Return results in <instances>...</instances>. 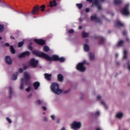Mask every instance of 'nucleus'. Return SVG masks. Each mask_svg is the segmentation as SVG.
Listing matches in <instances>:
<instances>
[{"label": "nucleus", "instance_id": "7", "mask_svg": "<svg viewBox=\"0 0 130 130\" xmlns=\"http://www.w3.org/2000/svg\"><path fill=\"white\" fill-rule=\"evenodd\" d=\"M128 7H129V4H127L125 6L124 8L121 10L122 15L124 16H129L130 12L128 10Z\"/></svg>", "mask_w": 130, "mask_h": 130}, {"label": "nucleus", "instance_id": "5", "mask_svg": "<svg viewBox=\"0 0 130 130\" xmlns=\"http://www.w3.org/2000/svg\"><path fill=\"white\" fill-rule=\"evenodd\" d=\"M87 2H89V3H92V7L93 6H95L97 7L98 10H101V3L104 0H86Z\"/></svg>", "mask_w": 130, "mask_h": 130}, {"label": "nucleus", "instance_id": "57", "mask_svg": "<svg viewBox=\"0 0 130 130\" xmlns=\"http://www.w3.org/2000/svg\"><path fill=\"white\" fill-rule=\"evenodd\" d=\"M96 130H102V129H101L100 127H98L96 128Z\"/></svg>", "mask_w": 130, "mask_h": 130}, {"label": "nucleus", "instance_id": "22", "mask_svg": "<svg viewBox=\"0 0 130 130\" xmlns=\"http://www.w3.org/2000/svg\"><path fill=\"white\" fill-rule=\"evenodd\" d=\"M9 98H12V94H13V90L12 87L9 86Z\"/></svg>", "mask_w": 130, "mask_h": 130}, {"label": "nucleus", "instance_id": "51", "mask_svg": "<svg viewBox=\"0 0 130 130\" xmlns=\"http://www.w3.org/2000/svg\"><path fill=\"white\" fill-rule=\"evenodd\" d=\"M127 65H128V70L130 71V63H128Z\"/></svg>", "mask_w": 130, "mask_h": 130}, {"label": "nucleus", "instance_id": "63", "mask_svg": "<svg viewBox=\"0 0 130 130\" xmlns=\"http://www.w3.org/2000/svg\"><path fill=\"white\" fill-rule=\"evenodd\" d=\"M2 39V37H0V40Z\"/></svg>", "mask_w": 130, "mask_h": 130}, {"label": "nucleus", "instance_id": "23", "mask_svg": "<svg viewBox=\"0 0 130 130\" xmlns=\"http://www.w3.org/2000/svg\"><path fill=\"white\" fill-rule=\"evenodd\" d=\"M82 35L83 38H86V37H88V36H89V34L86 32L85 31H83L82 34Z\"/></svg>", "mask_w": 130, "mask_h": 130}, {"label": "nucleus", "instance_id": "6", "mask_svg": "<svg viewBox=\"0 0 130 130\" xmlns=\"http://www.w3.org/2000/svg\"><path fill=\"white\" fill-rule=\"evenodd\" d=\"M85 63H86V60H83L82 62L79 63L76 66L77 70L80 72H85L86 71V67L84 66Z\"/></svg>", "mask_w": 130, "mask_h": 130}, {"label": "nucleus", "instance_id": "32", "mask_svg": "<svg viewBox=\"0 0 130 130\" xmlns=\"http://www.w3.org/2000/svg\"><path fill=\"white\" fill-rule=\"evenodd\" d=\"M43 49L45 51H49V47L47 46H44Z\"/></svg>", "mask_w": 130, "mask_h": 130}, {"label": "nucleus", "instance_id": "37", "mask_svg": "<svg viewBox=\"0 0 130 130\" xmlns=\"http://www.w3.org/2000/svg\"><path fill=\"white\" fill-rule=\"evenodd\" d=\"M37 103L38 104H42V103H43V101L37 100Z\"/></svg>", "mask_w": 130, "mask_h": 130}, {"label": "nucleus", "instance_id": "33", "mask_svg": "<svg viewBox=\"0 0 130 130\" xmlns=\"http://www.w3.org/2000/svg\"><path fill=\"white\" fill-rule=\"evenodd\" d=\"M23 44H24V41L20 42L18 43V46L19 47H21V46H23Z\"/></svg>", "mask_w": 130, "mask_h": 130}, {"label": "nucleus", "instance_id": "58", "mask_svg": "<svg viewBox=\"0 0 130 130\" xmlns=\"http://www.w3.org/2000/svg\"><path fill=\"white\" fill-rule=\"evenodd\" d=\"M79 29H82V26H79Z\"/></svg>", "mask_w": 130, "mask_h": 130}, {"label": "nucleus", "instance_id": "42", "mask_svg": "<svg viewBox=\"0 0 130 130\" xmlns=\"http://www.w3.org/2000/svg\"><path fill=\"white\" fill-rule=\"evenodd\" d=\"M68 32L70 34H72L74 32V30H73V29L70 30H69Z\"/></svg>", "mask_w": 130, "mask_h": 130}, {"label": "nucleus", "instance_id": "16", "mask_svg": "<svg viewBox=\"0 0 130 130\" xmlns=\"http://www.w3.org/2000/svg\"><path fill=\"white\" fill-rule=\"evenodd\" d=\"M115 25L116 26H119L121 27L124 26V24L122 23V22H120L119 20H117L115 22Z\"/></svg>", "mask_w": 130, "mask_h": 130}, {"label": "nucleus", "instance_id": "50", "mask_svg": "<svg viewBox=\"0 0 130 130\" xmlns=\"http://www.w3.org/2000/svg\"><path fill=\"white\" fill-rule=\"evenodd\" d=\"M28 49H29V50H32V47L31 46H28Z\"/></svg>", "mask_w": 130, "mask_h": 130}, {"label": "nucleus", "instance_id": "48", "mask_svg": "<svg viewBox=\"0 0 130 130\" xmlns=\"http://www.w3.org/2000/svg\"><path fill=\"white\" fill-rule=\"evenodd\" d=\"M47 108H46V107L43 106L42 107V110H46Z\"/></svg>", "mask_w": 130, "mask_h": 130}, {"label": "nucleus", "instance_id": "2", "mask_svg": "<svg viewBox=\"0 0 130 130\" xmlns=\"http://www.w3.org/2000/svg\"><path fill=\"white\" fill-rule=\"evenodd\" d=\"M23 77L24 78L20 79V90H23L24 89V84H25V85H29L30 84V74L27 72H25L23 73Z\"/></svg>", "mask_w": 130, "mask_h": 130}, {"label": "nucleus", "instance_id": "28", "mask_svg": "<svg viewBox=\"0 0 130 130\" xmlns=\"http://www.w3.org/2000/svg\"><path fill=\"white\" fill-rule=\"evenodd\" d=\"M115 5H119L121 4V1L120 0H114Z\"/></svg>", "mask_w": 130, "mask_h": 130}, {"label": "nucleus", "instance_id": "39", "mask_svg": "<svg viewBox=\"0 0 130 130\" xmlns=\"http://www.w3.org/2000/svg\"><path fill=\"white\" fill-rule=\"evenodd\" d=\"M30 89H31V88L30 87V86H28V87L26 89V92H30Z\"/></svg>", "mask_w": 130, "mask_h": 130}, {"label": "nucleus", "instance_id": "36", "mask_svg": "<svg viewBox=\"0 0 130 130\" xmlns=\"http://www.w3.org/2000/svg\"><path fill=\"white\" fill-rule=\"evenodd\" d=\"M6 120H7L9 123H12V120H11L9 117L6 118Z\"/></svg>", "mask_w": 130, "mask_h": 130}, {"label": "nucleus", "instance_id": "54", "mask_svg": "<svg viewBox=\"0 0 130 130\" xmlns=\"http://www.w3.org/2000/svg\"><path fill=\"white\" fill-rule=\"evenodd\" d=\"M60 130H66L65 127H62Z\"/></svg>", "mask_w": 130, "mask_h": 130}, {"label": "nucleus", "instance_id": "19", "mask_svg": "<svg viewBox=\"0 0 130 130\" xmlns=\"http://www.w3.org/2000/svg\"><path fill=\"white\" fill-rule=\"evenodd\" d=\"M17 78H18V73L16 72L13 75L12 77V80H13V81H16Z\"/></svg>", "mask_w": 130, "mask_h": 130}, {"label": "nucleus", "instance_id": "24", "mask_svg": "<svg viewBox=\"0 0 130 130\" xmlns=\"http://www.w3.org/2000/svg\"><path fill=\"white\" fill-rule=\"evenodd\" d=\"M57 78H58V80L59 82H61L62 80H63V77H62V75L60 74L58 75Z\"/></svg>", "mask_w": 130, "mask_h": 130}, {"label": "nucleus", "instance_id": "27", "mask_svg": "<svg viewBox=\"0 0 130 130\" xmlns=\"http://www.w3.org/2000/svg\"><path fill=\"white\" fill-rule=\"evenodd\" d=\"M123 58L125 59L126 58V54H127V51L126 50H124L123 51Z\"/></svg>", "mask_w": 130, "mask_h": 130}, {"label": "nucleus", "instance_id": "15", "mask_svg": "<svg viewBox=\"0 0 130 130\" xmlns=\"http://www.w3.org/2000/svg\"><path fill=\"white\" fill-rule=\"evenodd\" d=\"M89 56L90 60H92V61H94V60H95V56L94 55L93 53H89Z\"/></svg>", "mask_w": 130, "mask_h": 130}, {"label": "nucleus", "instance_id": "38", "mask_svg": "<svg viewBox=\"0 0 130 130\" xmlns=\"http://www.w3.org/2000/svg\"><path fill=\"white\" fill-rule=\"evenodd\" d=\"M50 117L52 120H54L55 119V116H54V115H51Z\"/></svg>", "mask_w": 130, "mask_h": 130}, {"label": "nucleus", "instance_id": "41", "mask_svg": "<svg viewBox=\"0 0 130 130\" xmlns=\"http://www.w3.org/2000/svg\"><path fill=\"white\" fill-rule=\"evenodd\" d=\"M23 71H24V70H23L22 68H20L18 70L19 73H23Z\"/></svg>", "mask_w": 130, "mask_h": 130}, {"label": "nucleus", "instance_id": "40", "mask_svg": "<svg viewBox=\"0 0 130 130\" xmlns=\"http://www.w3.org/2000/svg\"><path fill=\"white\" fill-rule=\"evenodd\" d=\"M43 119L44 121H47V120H48V119L46 117H44L43 118Z\"/></svg>", "mask_w": 130, "mask_h": 130}, {"label": "nucleus", "instance_id": "35", "mask_svg": "<svg viewBox=\"0 0 130 130\" xmlns=\"http://www.w3.org/2000/svg\"><path fill=\"white\" fill-rule=\"evenodd\" d=\"M5 29V27L2 25H0V32H3Z\"/></svg>", "mask_w": 130, "mask_h": 130}, {"label": "nucleus", "instance_id": "13", "mask_svg": "<svg viewBox=\"0 0 130 130\" xmlns=\"http://www.w3.org/2000/svg\"><path fill=\"white\" fill-rule=\"evenodd\" d=\"M39 10H40V8H39V6L35 7L34 8V9L32 10V11L31 12V14L32 15L37 14V13H38V11H39Z\"/></svg>", "mask_w": 130, "mask_h": 130}, {"label": "nucleus", "instance_id": "46", "mask_svg": "<svg viewBox=\"0 0 130 130\" xmlns=\"http://www.w3.org/2000/svg\"><path fill=\"white\" fill-rule=\"evenodd\" d=\"M89 11H90V9H89V8H86V9H85V12H86V13H88Z\"/></svg>", "mask_w": 130, "mask_h": 130}, {"label": "nucleus", "instance_id": "4", "mask_svg": "<svg viewBox=\"0 0 130 130\" xmlns=\"http://www.w3.org/2000/svg\"><path fill=\"white\" fill-rule=\"evenodd\" d=\"M82 127V123L80 121H74L70 125L72 129L78 130Z\"/></svg>", "mask_w": 130, "mask_h": 130}, {"label": "nucleus", "instance_id": "10", "mask_svg": "<svg viewBox=\"0 0 130 130\" xmlns=\"http://www.w3.org/2000/svg\"><path fill=\"white\" fill-rule=\"evenodd\" d=\"M35 42L37 43L38 44H40V45H44L45 44V41L42 39H36L34 40Z\"/></svg>", "mask_w": 130, "mask_h": 130}, {"label": "nucleus", "instance_id": "43", "mask_svg": "<svg viewBox=\"0 0 130 130\" xmlns=\"http://www.w3.org/2000/svg\"><path fill=\"white\" fill-rule=\"evenodd\" d=\"M100 114V112H99V111H98L96 113H95V115L96 116H98V115H99Z\"/></svg>", "mask_w": 130, "mask_h": 130}, {"label": "nucleus", "instance_id": "9", "mask_svg": "<svg viewBox=\"0 0 130 130\" xmlns=\"http://www.w3.org/2000/svg\"><path fill=\"white\" fill-rule=\"evenodd\" d=\"M91 21H94V22H96V23H99V24H101V19L100 18H98L96 15H92L90 18Z\"/></svg>", "mask_w": 130, "mask_h": 130}, {"label": "nucleus", "instance_id": "20", "mask_svg": "<svg viewBox=\"0 0 130 130\" xmlns=\"http://www.w3.org/2000/svg\"><path fill=\"white\" fill-rule=\"evenodd\" d=\"M83 48L84 51L88 52L89 51V49H90V48L89 47V45H88L87 44H85L83 46Z\"/></svg>", "mask_w": 130, "mask_h": 130}, {"label": "nucleus", "instance_id": "56", "mask_svg": "<svg viewBox=\"0 0 130 130\" xmlns=\"http://www.w3.org/2000/svg\"><path fill=\"white\" fill-rule=\"evenodd\" d=\"M10 38H11V39H14V37H13V36H11L10 37Z\"/></svg>", "mask_w": 130, "mask_h": 130}, {"label": "nucleus", "instance_id": "17", "mask_svg": "<svg viewBox=\"0 0 130 130\" xmlns=\"http://www.w3.org/2000/svg\"><path fill=\"white\" fill-rule=\"evenodd\" d=\"M50 6L51 8H53V7H56V1L55 0H53V1H51L50 2Z\"/></svg>", "mask_w": 130, "mask_h": 130}, {"label": "nucleus", "instance_id": "53", "mask_svg": "<svg viewBox=\"0 0 130 130\" xmlns=\"http://www.w3.org/2000/svg\"><path fill=\"white\" fill-rule=\"evenodd\" d=\"M104 41V39L102 38V40L100 41V43H102V42Z\"/></svg>", "mask_w": 130, "mask_h": 130}, {"label": "nucleus", "instance_id": "55", "mask_svg": "<svg viewBox=\"0 0 130 130\" xmlns=\"http://www.w3.org/2000/svg\"><path fill=\"white\" fill-rule=\"evenodd\" d=\"M23 69H24V70H26V69H27V66H24L23 67Z\"/></svg>", "mask_w": 130, "mask_h": 130}, {"label": "nucleus", "instance_id": "52", "mask_svg": "<svg viewBox=\"0 0 130 130\" xmlns=\"http://www.w3.org/2000/svg\"><path fill=\"white\" fill-rule=\"evenodd\" d=\"M123 35H126V31L124 30L123 31Z\"/></svg>", "mask_w": 130, "mask_h": 130}, {"label": "nucleus", "instance_id": "11", "mask_svg": "<svg viewBox=\"0 0 130 130\" xmlns=\"http://www.w3.org/2000/svg\"><path fill=\"white\" fill-rule=\"evenodd\" d=\"M5 61L7 64L11 65L13 61H12V58L10 56H5Z\"/></svg>", "mask_w": 130, "mask_h": 130}, {"label": "nucleus", "instance_id": "47", "mask_svg": "<svg viewBox=\"0 0 130 130\" xmlns=\"http://www.w3.org/2000/svg\"><path fill=\"white\" fill-rule=\"evenodd\" d=\"M31 97H32V94H30L27 96V98H28V99L31 98Z\"/></svg>", "mask_w": 130, "mask_h": 130}, {"label": "nucleus", "instance_id": "34", "mask_svg": "<svg viewBox=\"0 0 130 130\" xmlns=\"http://www.w3.org/2000/svg\"><path fill=\"white\" fill-rule=\"evenodd\" d=\"M40 9L42 12H44V9H45V5H42L40 7Z\"/></svg>", "mask_w": 130, "mask_h": 130}, {"label": "nucleus", "instance_id": "12", "mask_svg": "<svg viewBox=\"0 0 130 130\" xmlns=\"http://www.w3.org/2000/svg\"><path fill=\"white\" fill-rule=\"evenodd\" d=\"M29 54H30V52H29V51H25L24 52H23V53L20 54L18 55V57L19 58H21L22 57H25V56H28V55H29Z\"/></svg>", "mask_w": 130, "mask_h": 130}, {"label": "nucleus", "instance_id": "44", "mask_svg": "<svg viewBox=\"0 0 130 130\" xmlns=\"http://www.w3.org/2000/svg\"><path fill=\"white\" fill-rule=\"evenodd\" d=\"M70 91H71V89H67V90H65L64 91V93H69V92H70Z\"/></svg>", "mask_w": 130, "mask_h": 130}, {"label": "nucleus", "instance_id": "45", "mask_svg": "<svg viewBox=\"0 0 130 130\" xmlns=\"http://www.w3.org/2000/svg\"><path fill=\"white\" fill-rule=\"evenodd\" d=\"M102 98L100 95H98V96H97V100H101Z\"/></svg>", "mask_w": 130, "mask_h": 130}, {"label": "nucleus", "instance_id": "25", "mask_svg": "<svg viewBox=\"0 0 130 130\" xmlns=\"http://www.w3.org/2000/svg\"><path fill=\"white\" fill-rule=\"evenodd\" d=\"M10 50L12 54H14L16 53V51L15 50V49L14 48V47L13 46H10Z\"/></svg>", "mask_w": 130, "mask_h": 130}, {"label": "nucleus", "instance_id": "31", "mask_svg": "<svg viewBox=\"0 0 130 130\" xmlns=\"http://www.w3.org/2000/svg\"><path fill=\"white\" fill-rule=\"evenodd\" d=\"M58 60H59V61H60L61 62H63V61H64V60H66V59H64V58L63 57H60L58 58Z\"/></svg>", "mask_w": 130, "mask_h": 130}, {"label": "nucleus", "instance_id": "26", "mask_svg": "<svg viewBox=\"0 0 130 130\" xmlns=\"http://www.w3.org/2000/svg\"><path fill=\"white\" fill-rule=\"evenodd\" d=\"M123 41L120 40L117 44V46H122V45H123Z\"/></svg>", "mask_w": 130, "mask_h": 130}, {"label": "nucleus", "instance_id": "59", "mask_svg": "<svg viewBox=\"0 0 130 130\" xmlns=\"http://www.w3.org/2000/svg\"><path fill=\"white\" fill-rule=\"evenodd\" d=\"M0 4H2L3 5V2L0 0Z\"/></svg>", "mask_w": 130, "mask_h": 130}, {"label": "nucleus", "instance_id": "61", "mask_svg": "<svg viewBox=\"0 0 130 130\" xmlns=\"http://www.w3.org/2000/svg\"><path fill=\"white\" fill-rule=\"evenodd\" d=\"M79 21H81V19L79 18Z\"/></svg>", "mask_w": 130, "mask_h": 130}, {"label": "nucleus", "instance_id": "60", "mask_svg": "<svg viewBox=\"0 0 130 130\" xmlns=\"http://www.w3.org/2000/svg\"><path fill=\"white\" fill-rule=\"evenodd\" d=\"M116 56L117 57V56H118V54H116Z\"/></svg>", "mask_w": 130, "mask_h": 130}, {"label": "nucleus", "instance_id": "49", "mask_svg": "<svg viewBox=\"0 0 130 130\" xmlns=\"http://www.w3.org/2000/svg\"><path fill=\"white\" fill-rule=\"evenodd\" d=\"M5 46H8V47L10 46V44L8 43H5Z\"/></svg>", "mask_w": 130, "mask_h": 130}, {"label": "nucleus", "instance_id": "29", "mask_svg": "<svg viewBox=\"0 0 130 130\" xmlns=\"http://www.w3.org/2000/svg\"><path fill=\"white\" fill-rule=\"evenodd\" d=\"M101 104H102V105H103V106H104V107H105V108L107 109V106L106 105V104H105V102H104V101H102L101 102Z\"/></svg>", "mask_w": 130, "mask_h": 130}, {"label": "nucleus", "instance_id": "1", "mask_svg": "<svg viewBox=\"0 0 130 130\" xmlns=\"http://www.w3.org/2000/svg\"><path fill=\"white\" fill-rule=\"evenodd\" d=\"M34 53L37 56L43 57V58H45V59L47 60H58V57L56 55H53L51 57L45 53L38 52L37 51H34Z\"/></svg>", "mask_w": 130, "mask_h": 130}, {"label": "nucleus", "instance_id": "14", "mask_svg": "<svg viewBox=\"0 0 130 130\" xmlns=\"http://www.w3.org/2000/svg\"><path fill=\"white\" fill-rule=\"evenodd\" d=\"M124 114L122 113V112H118L116 115V117L118 118L119 119H121V118L123 117Z\"/></svg>", "mask_w": 130, "mask_h": 130}, {"label": "nucleus", "instance_id": "8", "mask_svg": "<svg viewBox=\"0 0 130 130\" xmlns=\"http://www.w3.org/2000/svg\"><path fill=\"white\" fill-rule=\"evenodd\" d=\"M29 63L31 67L34 68H36L38 66V60H36L34 58H32L29 62Z\"/></svg>", "mask_w": 130, "mask_h": 130}, {"label": "nucleus", "instance_id": "18", "mask_svg": "<svg viewBox=\"0 0 130 130\" xmlns=\"http://www.w3.org/2000/svg\"><path fill=\"white\" fill-rule=\"evenodd\" d=\"M40 86V83L38 82H36L34 83V87L35 89V90H37L38 89V87Z\"/></svg>", "mask_w": 130, "mask_h": 130}, {"label": "nucleus", "instance_id": "64", "mask_svg": "<svg viewBox=\"0 0 130 130\" xmlns=\"http://www.w3.org/2000/svg\"><path fill=\"white\" fill-rule=\"evenodd\" d=\"M43 114H45V113L44 112V113H43Z\"/></svg>", "mask_w": 130, "mask_h": 130}, {"label": "nucleus", "instance_id": "30", "mask_svg": "<svg viewBox=\"0 0 130 130\" xmlns=\"http://www.w3.org/2000/svg\"><path fill=\"white\" fill-rule=\"evenodd\" d=\"M76 6L79 9H81L82 8H83V5L82 4H77Z\"/></svg>", "mask_w": 130, "mask_h": 130}, {"label": "nucleus", "instance_id": "21", "mask_svg": "<svg viewBox=\"0 0 130 130\" xmlns=\"http://www.w3.org/2000/svg\"><path fill=\"white\" fill-rule=\"evenodd\" d=\"M45 78L48 81H50L51 78V74H45Z\"/></svg>", "mask_w": 130, "mask_h": 130}, {"label": "nucleus", "instance_id": "3", "mask_svg": "<svg viewBox=\"0 0 130 130\" xmlns=\"http://www.w3.org/2000/svg\"><path fill=\"white\" fill-rule=\"evenodd\" d=\"M50 89L53 93L57 95H59L62 92V90L59 89L58 84L56 83H53L50 86Z\"/></svg>", "mask_w": 130, "mask_h": 130}, {"label": "nucleus", "instance_id": "62", "mask_svg": "<svg viewBox=\"0 0 130 130\" xmlns=\"http://www.w3.org/2000/svg\"><path fill=\"white\" fill-rule=\"evenodd\" d=\"M127 41H128V38L126 39Z\"/></svg>", "mask_w": 130, "mask_h": 130}]
</instances>
